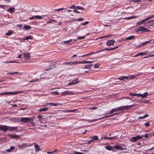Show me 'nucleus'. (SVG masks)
<instances>
[{"instance_id":"c85d7f7f","label":"nucleus","mask_w":154,"mask_h":154,"mask_svg":"<svg viewBox=\"0 0 154 154\" xmlns=\"http://www.w3.org/2000/svg\"><path fill=\"white\" fill-rule=\"evenodd\" d=\"M48 104H50L51 105L53 106H57V105H60L61 104H60L59 103H48Z\"/></svg>"},{"instance_id":"de8ad7c7","label":"nucleus","mask_w":154,"mask_h":154,"mask_svg":"<svg viewBox=\"0 0 154 154\" xmlns=\"http://www.w3.org/2000/svg\"><path fill=\"white\" fill-rule=\"evenodd\" d=\"M153 56H154V54H150V55H149L148 56L144 57L143 58H148V57H152Z\"/></svg>"},{"instance_id":"4468645a","label":"nucleus","mask_w":154,"mask_h":154,"mask_svg":"<svg viewBox=\"0 0 154 154\" xmlns=\"http://www.w3.org/2000/svg\"><path fill=\"white\" fill-rule=\"evenodd\" d=\"M148 94H149L147 92H145L143 94H140L141 95L140 96V97H141L142 98H146Z\"/></svg>"},{"instance_id":"e433bc0d","label":"nucleus","mask_w":154,"mask_h":154,"mask_svg":"<svg viewBox=\"0 0 154 154\" xmlns=\"http://www.w3.org/2000/svg\"><path fill=\"white\" fill-rule=\"evenodd\" d=\"M128 77H127V76H124L123 77H121L120 78H118V79H119V80H124V78H125V79H128Z\"/></svg>"},{"instance_id":"f3484780","label":"nucleus","mask_w":154,"mask_h":154,"mask_svg":"<svg viewBox=\"0 0 154 154\" xmlns=\"http://www.w3.org/2000/svg\"><path fill=\"white\" fill-rule=\"evenodd\" d=\"M147 52V51H145V52H143L140 53H139L136 54L135 56H134V57H137L140 55H145Z\"/></svg>"},{"instance_id":"20e7f679","label":"nucleus","mask_w":154,"mask_h":154,"mask_svg":"<svg viewBox=\"0 0 154 154\" xmlns=\"http://www.w3.org/2000/svg\"><path fill=\"white\" fill-rule=\"evenodd\" d=\"M115 42L114 40H110L107 41L106 44L107 46H110L112 45H113L114 43H115Z\"/></svg>"},{"instance_id":"69168bd1","label":"nucleus","mask_w":154,"mask_h":154,"mask_svg":"<svg viewBox=\"0 0 154 154\" xmlns=\"http://www.w3.org/2000/svg\"><path fill=\"white\" fill-rule=\"evenodd\" d=\"M137 106V104H133L132 105H130V108H131L132 107H133L135 106Z\"/></svg>"},{"instance_id":"393cba45","label":"nucleus","mask_w":154,"mask_h":154,"mask_svg":"<svg viewBox=\"0 0 154 154\" xmlns=\"http://www.w3.org/2000/svg\"><path fill=\"white\" fill-rule=\"evenodd\" d=\"M129 140L132 142H134L136 141L137 140L135 137H132L131 138L129 139Z\"/></svg>"},{"instance_id":"a19ab883","label":"nucleus","mask_w":154,"mask_h":154,"mask_svg":"<svg viewBox=\"0 0 154 154\" xmlns=\"http://www.w3.org/2000/svg\"><path fill=\"white\" fill-rule=\"evenodd\" d=\"M76 9H80L82 10H84L85 9L83 8L82 7H81L80 6H77L76 7Z\"/></svg>"},{"instance_id":"79ce46f5","label":"nucleus","mask_w":154,"mask_h":154,"mask_svg":"<svg viewBox=\"0 0 154 154\" xmlns=\"http://www.w3.org/2000/svg\"><path fill=\"white\" fill-rule=\"evenodd\" d=\"M65 9V8H61L59 9H55L54 10L55 11H59L64 10Z\"/></svg>"},{"instance_id":"c9c22d12","label":"nucleus","mask_w":154,"mask_h":154,"mask_svg":"<svg viewBox=\"0 0 154 154\" xmlns=\"http://www.w3.org/2000/svg\"><path fill=\"white\" fill-rule=\"evenodd\" d=\"M32 119H30V122H31V124L33 126H35V125H38L37 124H35L34 123V122H33L32 120L34 119V118L32 117Z\"/></svg>"},{"instance_id":"4d7b16f0","label":"nucleus","mask_w":154,"mask_h":154,"mask_svg":"<svg viewBox=\"0 0 154 154\" xmlns=\"http://www.w3.org/2000/svg\"><path fill=\"white\" fill-rule=\"evenodd\" d=\"M69 8L70 9H72V8L76 9V7H75V6L74 5H73L69 7Z\"/></svg>"},{"instance_id":"49530a36","label":"nucleus","mask_w":154,"mask_h":154,"mask_svg":"<svg viewBox=\"0 0 154 154\" xmlns=\"http://www.w3.org/2000/svg\"><path fill=\"white\" fill-rule=\"evenodd\" d=\"M135 32H137L140 31V26L138 28L135 29Z\"/></svg>"},{"instance_id":"a878e982","label":"nucleus","mask_w":154,"mask_h":154,"mask_svg":"<svg viewBox=\"0 0 154 154\" xmlns=\"http://www.w3.org/2000/svg\"><path fill=\"white\" fill-rule=\"evenodd\" d=\"M13 33V31L11 30H9L8 31V32L5 33L7 35H11Z\"/></svg>"},{"instance_id":"7ed1b4c3","label":"nucleus","mask_w":154,"mask_h":154,"mask_svg":"<svg viewBox=\"0 0 154 154\" xmlns=\"http://www.w3.org/2000/svg\"><path fill=\"white\" fill-rule=\"evenodd\" d=\"M111 116V115H109V116H103V117H101V118H98V119H96L88 120V122H94V121H97V120H100V119H104L105 118H108V117H109L110 116Z\"/></svg>"},{"instance_id":"2f4dec72","label":"nucleus","mask_w":154,"mask_h":154,"mask_svg":"<svg viewBox=\"0 0 154 154\" xmlns=\"http://www.w3.org/2000/svg\"><path fill=\"white\" fill-rule=\"evenodd\" d=\"M72 41V39H70L69 40L66 41H63V42L65 44H69Z\"/></svg>"},{"instance_id":"cd10ccee","label":"nucleus","mask_w":154,"mask_h":154,"mask_svg":"<svg viewBox=\"0 0 154 154\" xmlns=\"http://www.w3.org/2000/svg\"><path fill=\"white\" fill-rule=\"evenodd\" d=\"M13 122H20V119H19V118H14L13 117Z\"/></svg>"},{"instance_id":"774afa93","label":"nucleus","mask_w":154,"mask_h":154,"mask_svg":"<svg viewBox=\"0 0 154 154\" xmlns=\"http://www.w3.org/2000/svg\"><path fill=\"white\" fill-rule=\"evenodd\" d=\"M75 154H84L82 153L79 152H75Z\"/></svg>"},{"instance_id":"0e129e2a","label":"nucleus","mask_w":154,"mask_h":154,"mask_svg":"<svg viewBox=\"0 0 154 154\" xmlns=\"http://www.w3.org/2000/svg\"><path fill=\"white\" fill-rule=\"evenodd\" d=\"M89 23V22L88 21H86L82 25L83 26H85V25L88 24Z\"/></svg>"},{"instance_id":"bb28decb","label":"nucleus","mask_w":154,"mask_h":154,"mask_svg":"<svg viewBox=\"0 0 154 154\" xmlns=\"http://www.w3.org/2000/svg\"><path fill=\"white\" fill-rule=\"evenodd\" d=\"M33 39V37L30 36V35H28V36H26V37L24 39V40H27L28 39Z\"/></svg>"},{"instance_id":"6e6d98bb","label":"nucleus","mask_w":154,"mask_h":154,"mask_svg":"<svg viewBox=\"0 0 154 154\" xmlns=\"http://www.w3.org/2000/svg\"><path fill=\"white\" fill-rule=\"evenodd\" d=\"M94 53L93 52H90V53H89L87 54H86V55H82V56L81 57H83V56H88L90 54H94Z\"/></svg>"},{"instance_id":"f704fd0d","label":"nucleus","mask_w":154,"mask_h":154,"mask_svg":"<svg viewBox=\"0 0 154 154\" xmlns=\"http://www.w3.org/2000/svg\"><path fill=\"white\" fill-rule=\"evenodd\" d=\"M105 148L106 149L108 150H111L112 149V147L109 146H105Z\"/></svg>"},{"instance_id":"58836bf2","label":"nucleus","mask_w":154,"mask_h":154,"mask_svg":"<svg viewBox=\"0 0 154 154\" xmlns=\"http://www.w3.org/2000/svg\"><path fill=\"white\" fill-rule=\"evenodd\" d=\"M100 64L99 63H96L94 65V67L95 68H99L100 66Z\"/></svg>"},{"instance_id":"bf43d9fd","label":"nucleus","mask_w":154,"mask_h":154,"mask_svg":"<svg viewBox=\"0 0 154 154\" xmlns=\"http://www.w3.org/2000/svg\"><path fill=\"white\" fill-rule=\"evenodd\" d=\"M132 16H131V17H125V18H124V19H126V20H129V19H132Z\"/></svg>"},{"instance_id":"39448f33","label":"nucleus","mask_w":154,"mask_h":154,"mask_svg":"<svg viewBox=\"0 0 154 154\" xmlns=\"http://www.w3.org/2000/svg\"><path fill=\"white\" fill-rule=\"evenodd\" d=\"M140 31L142 32H147L150 31V30L142 26H140Z\"/></svg>"},{"instance_id":"09e8293b","label":"nucleus","mask_w":154,"mask_h":154,"mask_svg":"<svg viewBox=\"0 0 154 154\" xmlns=\"http://www.w3.org/2000/svg\"><path fill=\"white\" fill-rule=\"evenodd\" d=\"M39 80L38 79H35L29 81V82H37Z\"/></svg>"},{"instance_id":"680f3d73","label":"nucleus","mask_w":154,"mask_h":154,"mask_svg":"<svg viewBox=\"0 0 154 154\" xmlns=\"http://www.w3.org/2000/svg\"><path fill=\"white\" fill-rule=\"evenodd\" d=\"M85 38V37L84 36L82 37H79L78 38V39H83Z\"/></svg>"},{"instance_id":"f03ea898","label":"nucleus","mask_w":154,"mask_h":154,"mask_svg":"<svg viewBox=\"0 0 154 154\" xmlns=\"http://www.w3.org/2000/svg\"><path fill=\"white\" fill-rule=\"evenodd\" d=\"M122 112L123 111L122 109V106L117 107L116 108H115L114 109H113L111 110V111H110V113H113L114 112Z\"/></svg>"},{"instance_id":"f8f14e48","label":"nucleus","mask_w":154,"mask_h":154,"mask_svg":"<svg viewBox=\"0 0 154 154\" xmlns=\"http://www.w3.org/2000/svg\"><path fill=\"white\" fill-rule=\"evenodd\" d=\"M31 28V26L29 25H25L24 26L23 29L25 31H27L29 30Z\"/></svg>"},{"instance_id":"338daca9","label":"nucleus","mask_w":154,"mask_h":154,"mask_svg":"<svg viewBox=\"0 0 154 154\" xmlns=\"http://www.w3.org/2000/svg\"><path fill=\"white\" fill-rule=\"evenodd\" d=\"M93 141V139H91L87 142V144H89Z\"/></svg>"},{"instance_id":"1a4fd4ad","label":"nucleus","mask_w":154,"mask_h":154,"mask_svg":"<svg viewBox=\"0 0 154 154\" xmlns=\"http://www.w3.org/2000/svg\"><path fill=\"white\" fill-rule=\"evenodd\" d=\"M7 126L6 125H0V130L3 131L4 132L7 131Z\"/></svg>"},{"instance_id":"2eb2a0df","label":"nucleus","mask_w":154,"mask_h":154,"mask_svg":"<svg viewBox=\"0 0 154 154\" xmlns=\"http://www.w3.org/2000/svg\"><path fill=\"white\" fill-rule=\"evenodd\" d=\"M123 111L124 109L128 110L130 109V105H127L126 106H122Z\"/></svg>"},{"instance_id":"c03bdc74","label":"nucleus","mask_w":154,"mask_h":154,"mask_svg":"<svg viewBox=\"0 0 154 154\" xmlns=\"http://www.w3.org/2000/svg\"><path fill=\"white\" fill-rule=\"evenodd\" d=\"M76 64V62H69V65H75Z\"/></svg>"},{"instance_id":"a18cd8bd","label":"nucleus","mask_w":154,"mask_h":154,"mask_svg":"<svg viewBox=\"0 0 154 154\" xmlns=\"http://www.w3.org/2000/svg\"><path fill=\"white\" fill-rule=\"evenodd\" d=\"M154 17V15H152V16H151L149 17L148 18H146V19H144V20L145 21H146L147 20L149 19H151V18H152V17Z\"/></svg>"},{"instance_id":"7c9ffc66","label":"nucleus","mask_w":154,"mask_h":154,"mask_svg":"<svg viewBox=\"0 0 154 154\" xmlns=\"http://www.w3.org/2000/svg\"><path fill=\"white\" fill-rule=\"evenodd\" d=\"M143 137V136L142 135L141 136L137 135L136 137L137 140L141 139Z\"/></svg>"},{"instance_id":"473e14b6","label":"nucleus","mask_w":154,"mask_h":154,"mask_svg":"<svg viewBox=\"0 0 154 154\" xmlns=\"http://www.w3.org/2000/svg\"><path fill=\"white\" fill-rule=\"evenodd\" d=\"M104 50L110 51V50H111V48H106L102 50H101L99 51H97L96 52H95V53H98L99 52H100V51H104Z\"/></svg>"},{"instance_id":"9d476101","label":"nucleus","mask_w":154,"mask_h":154,"mask_svg":"<svg viewBox=\"0 0 154 154\" xmlns=\"http://www.w3.org/2000/svg\"><path fill=\"white\" fill-rule=\"evenodd\" d=\"M21 91L7 92V95H15L19 94Z\"/></svg>"},{"instance_id":"052dcab7","label":"nucleus","mask_w":154,"mask_h":154,"mask_svg":"<svg viewBox=\"0 0 154 154\" xmlns=\"http://www.w3.org/2000/svg\"><path fill=\"white\" fill-rule=\"evenodd\" d=\"M84 20V18H79L77 19V20L79 21H82Z\"/></svg>"},{"instance_id":"72a5a7b5","label":"nucleus","mask_w":154,"mask_h":154,"mask_svg":"<svg viewBox=\"0 0 154 154\" xmlns=\"http://www.w3.org/2000/svg\"><path fill=\"white\" fill-rule=\"evenodd\" d=\"M89 138H92V139H93V140H98V137L95 136H93L92 137H91Z\"/></svg>"},{"instance_id":"423d86ee","label":"nucleus","mask_w":154,"mask_h":154,"mask_svg":"<svg viewBox=\"0 0 154 154\" xmlns=\"http://www.w3.org/2000/svg\"><path fill=\"white\" fill-rule=\"evenodd\" d=\"M8 136L9 137L11 138L14 139L16 138H19L20 137V136L17 135L15 134H9Z\"/></svg>"},{"instance_id":"f257e3e1","label":"nucleus","mask_w":154,"mask_h":154,"mask_svg":"<svg viewBox=\"0 0 154 154\" xmlns=\"http://www.w3.org/2000/svg\"><path fill=\"white\" fill-rule=\"evenodd\" d=\"M20 122L22 123H26L29 122L31 119H32V118L27 117H20Z\"/></svg>"},{"instance_id":"4c0bfd02","label":"nucleus","mask_w":154,"mask_h":154,"mask_svg":"<svg viewBox=\"0 0 154 154\" xmlns=\"http://www.w3.org/2000/svg\"><path fill=\"white\" fill-rule=\"evenodd\" d=\"M35 18L38 19H42V16H39V15H35Z\"/></svg>"},{"instance_id":"a211bd4d","label":"nucleus","mask_w":154,"mask_h":154,"mask_svg":"<svg viewBox=\"0 0 154 154\" xmlns=\"http://www.w3.org/2000/svg\"><path fill=\"white\" fill-rule=\"evenodd\" d=\"M15 9L14 8H11L7 9V11L10 13H12L14 12Z\"/></svg>"},{"instance_id":"412c9836","label":"nucleus","mask_w":154,"mask_h":154,"mask_svg":"<svg viewBox=\"0 0 154 154\" xmlns=\"http://www.w3.org/2000/svg\"><path fill=\"white\" fill-rule=\"evenodd\" d=\"M27 146V145L26 143H24L22 144V146H19V147H21V149H24Z\"/></svg>"},{"instance_id":"ea45409f","label":"nucleus","mask_w":154,"mask_h":154,"mask_svg":"<svg viewBox=\"0 0 154 154\" xmlns=\"http://www.w3.org/2000/svg\"><path fill=\"white\" fill-rule=\"evenodd\" d=\"M116 138L117 137L116 136H115L112 137H109V140H115Z\"/></svg>"},{"instance_id":"8fccbe9b","label":"nucleus","mask_w":154,"mask_h":154,"mask_svg":"<svg viewBox=\"0 0 154 154\" xmlns=\"http://www.w3.org/2000/svg\"><path fill=\"white\" fill-rule=\"evenodd\" d=\"M93 62V61H84V63H90Z\"/></svg>"},{"instance_id":"e2e57ef3","label":"nucleus","mask_w":154,"mask_h":154,"mask_svg":"<svg viewBox=\"0 0 154 154\" xmlns=\"http://www.w3.org/2000/svg\"><path fill=\"white\" fill-rule=\"evenodd\" d=\"M144 125H145L146 127H148L149 126V122H147L146 123H145Z\"/></svg>"},{"instance_id":"0eeeda50","label":"nucleus","mask_w":154,"mask_h":154,"mask_svg":"<svg viewBox=\"0 0 154 154\" xmlns=\"http://www.w3.org/2000/svg\"><path fill=\"white\" fill-rule=\"evenodd\" d=\"M61 94L63 95L66 94L67 95H69L73 94L74 93L72 91H67L62 92L61 93Z\"/></svg>"},{"instance_id":"5fc2aeb1","label":"nucleus","mask_w":154,"mask_h":154,"mask_svg":"<svg viewBox=\"0 0 154 154\" xmlns=\"http://www.w3.org/2000/svg\"><path fill=\"white\" fill-rule=\"evenodd\" d=\"M143 137H144L146 138V139H147V138H148L149 137V135L148 134H145L144 135H143Z\"/></svg>"},{"instance_id":"37998d69","label":"nucleus","mask_w":154,"mask_h":154,"mask_svg":"<svg viewBox=\"0 0 154 154\" xmlns=\"http://www.w3.org/2000/svg\"><path fill=\"white\" fill-rule=\"evenodd\" d=\"M91 65H86L83 67V68L84 69H89Z\"/></svg>"},{"instance_id":"6e6552de","label":"nucleus","mask_w":154,"mask_h":154,"mask_svg":"<svg viewBox=\"0 0 154 154\" xmlns=\"http://www.w3.org/2000/svg\"><path fill=\"white\" fill-rule=\"evenodd\" d=\"M7 131L9 130L10 131H13L16 130L17 129V127H13L7 126Z\"/></svg>"},{"instance_id":"5701e85b","label":"nucleus","mask_w":154,"mask_h":154,"mask_svg":"<svg viewBox=\"0 0 154 154\" xmlns=\"http://www.w3.org/2000/svg\"><path fill=\"white\" fill-rule=\"evenodd\" d=\"M134 36L133 35H131L128 36V37H127L126 38V39L127 40H132L134 39Z\"/></svg>"},{"instance_id":"6ab92c4d","label":"nucleus","mask_w":154,"mask_h":154,"mask_svg":"<svg viewBox=\"0 0 154 154\" xmlns=\"http://www.w3.org/2000/svg\"><path fill=\"white\" fill-rule=\"evenodd\" d=\"M129 95H131V96H136L137 97H140V94H135V93H130L129 94Z\"/></svg>"},{"instance_id":"dca6fc26","label":"nucleus","mask_w":154,"mask_h":154,"mask_svg":"<svg viewBox=\"0 0 154 154\" xmlns=\"http://www.w3.org/2000/svg\"><path fill=\"white\" fill-rule=\"evenodd\" d=\"M15 148L14 146H11L9 149H6V151L8 152H10L13 150Z\"/></svg>"},{"instance_id":"aec40b11","label":"nucleus","mask_w":154,"mask_h":154,"mask_svg":"<svg viewBox=\"0 0 154 154\" xmlns=\"http://www.w3.org/2000/svg\"><path fill=\"white\" fill-rule=\"evenodd\" d=\"M48 109L47 107H45L44 108H41L39 109V112H42V111H47Z\"/></svg>"},{"instance_id":"4be33fe9","label":"nucleus","mask_w":154,"mask_h":154,"mask_svg":"<svg viewBox=\"0 0 154 154\" xmlns=\"http://www.w3.org/2000/svg\"><path fill=\"white\" fill-rule=\"evenodd\" d=\"M78 82H76L75 80H73L70 82L68 84V85H73L76 84Z\"/></svg>"},{"instance_id":"c756f323","label":"nucleus","mask_w":154,"mask_h":154,"mask_svg":"<svg viewBox=\"0 0 154 154\" xmlns=\"http://www.w3.org/2000/svg\"><path fill=\"white\" fill-rule=\"evenodd\" d=\"M145 21H144V20H143L137 22V26H138L140 25L142 23L144 22Z\"/></svg>"},{"instance_id":"ddd939ff","label":"nucleus","mask_w":154,"mask_h":154,"mask_svg":"<svg viewBox=\"0 0 154 154\" xmlns=\"http://www.w3.org/2000/svg\"><path fill=\"white\" fill-rule=\"evenodd\" d=\"M34 144H35L34 146L35 147V149H36L35 151L36 152H37L38 151L40 150L41 149L40 148L39 146H38V144L35 143H34Z\"/></svg>"},{"instance_id":"9b49d317","label":"nucleus","mask_w":154,"mask_h":154,"mask_svg":"<svg viewBox=\"0 0 154 154\" xmlns=\"http://www.w3.org/2000/svg\"><path fill=\"white\" fill-rule=\"evenodd\" d=\"M30 57V54L28 53H25L23 55V58L26 59Z\"/></svg>"},{"instance_id":"b1692460","label":"nucleus","mask_w":154,"mask_h":154,"mask_svg":"<svg viewBox=\"0 0 154 154\" xmlns=\"http://www.w3.org/2000/svg\"><path fill=\"white\" fill-rule=\"evenodd\" d=\"M114 148L117 149H121V150H123V148L119 145H115Z\"/></svg>"},{"instance_id":"603ef678","label":"nucleus","mask_w":154,"mask_h":154,"mask_svg":"<svg viewBox=\"0 0 154 154\" xmlns=\"http://www.w3.org/2000/svg\"><path fill=\"white\" fill-rule=\"evenodd\" d=\"M18 62H13V61H9V62H3V63H18Z\"/></svg>"},{"instance_id":"13d9d810","label":"nucleus","mask_w":154,"mask_h":154,"mask_svg":"<svg viewBox=\"0 0 154 154\" xmlns=\"http://www.w3.org/2000/svg\"><path fill=\"white\" fill-rule=\"evenodd\" d=\"M76 64L79 63H84V61L80 62L79 61H76Z\"/></svg>"},{"instance_id":"864d4df0","label":"nucleus","mask_w":154,"mask_h":154,"mask_svg":"<svg viewBox=\"0 0 154 154\" xmlns=\"http://www.w3.org/2000/svg\"><path fill=\"white\" fill-rule=\"evenodd\" d=\"M18 73V72H10V73H7V74H10V75H13L14 74V73H17V74Z\"/></svg>"},{"instance_id":"3c124183","label":"nucleus","mask_w":154,"mask_h":154,"mask_svg":"<svg viewBox=\"0 0 154 154\" xmlns=\"http://www.w3.org/2000/svg\"><path fill=\"white\" fill-rule=\"evenodd\" d=\"M111 35H108V36H101V37H100L99 38H100L102 39V38H105L108 37Z\"/></svg>"}]
</instances>
